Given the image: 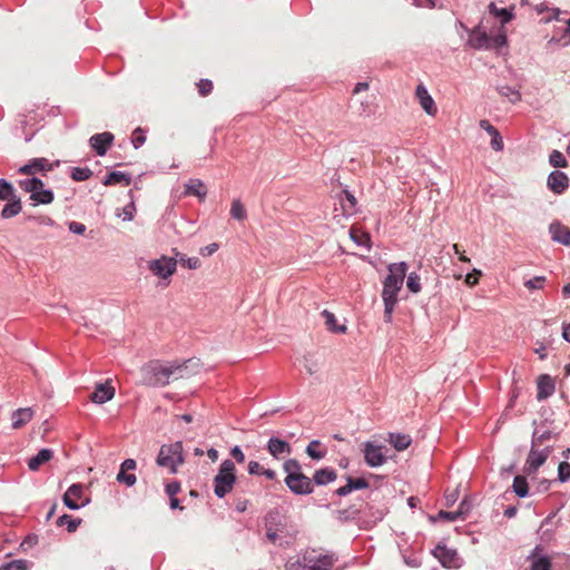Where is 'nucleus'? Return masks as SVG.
I'll return each instance as SVG.
<instances>
[{"label": "nucleus", "instance_id": "f257e3e1", "mask_svg": "<svg viewBox=\"0 0 570 570\" xmlns=\"http://www.w3.org/2000/svg\"><path fill=\"white\" fill-rule=\"evenodd\" d=\"M389 274L383 282L382 299L384 303V321L392 322V314L397 304V295L402 289L407 264L404 262L392 263L387 266Z\"/></svg>", "mask_w": 570, "mask_h": 570}, {"label": "nucleus", "instance_id": "f03ea898", "mask_svg": "<svg viewBox=\"0 0 570 570\" xmlns=\"http://www.w3.org/2000/svg\"><path fill=\"white\" fill-rule=\"evenodd\" d=\"M187 361L183 364H164L159 361H151L147 363L142 368V382L148 386H164L167 385L170 380H178L185 376L187 370Z\"/></svg>", "mask_w": 570, "mask_h": 570}, {"label": "nucleus", "instance_id": "7ed1b4c3", "mask_svg": "<svg viewBox=\"0 0 570 570\" xmlns=\"http://www.w3.org/2000/svg\"><path fill=\"white\" fill-rule=\"evenodd\" d=\"M147 268L158 279V286L168 287L177 271V258L161 255L147 262Z\"/></svg>", "mask_w": 570, "mask_h": 570}, {"label": "nucleus", "instance_id": "20e7f679", "mask_svg": "<svg viewBox=\"0 0 570 570\" xmlns=\"http://www.w3.org/2000/svg\"><path fill=\"white\" fill-rule=\"evenodd\" d=\"M156 463L161 468L168 469L173 474L177 473L178 468L184 463L183 443L177 441L161 445Z\"/></svg>", "mask_w": 570, "mask_h": 570}, {"label": "nucleus", "instance_id": "39448f33", "mask_svg": "<svg viewBox=\"0 0 570 570\" xmlns=\"http://www.w3.org/2000/svg\"><path fill=\"white\" fill-rule=\"evenodd\" d=\"M236 468L232 460L222 462L217 474L214 476V493L218 498L228 494L236 483Z\"/></svg>", "mask_w": 570, "mask_h": 570}, {"label": "nucleus", "instance_id": "423d86ee", "mask_svg": "<svg viewBox=\"0 0 570 570\" xmlns=\"http://www.w3.org/2000/svg\"><path fill=\"white\" fill-rule=\"evenodd\" d=\"M18 185L24 193L30 195V200L33 205H48L55 199L52 190L45 188L43 181L37 177L20 179Z\"/></svg>", "mask_w": 570, "mask_h": 570}, {"label": "nucleus", "instance_id": "0eeeda50", "mask_svg": "<svg viewBox=\"0 0 570 570\" xmlns=\"http://www.w3.org/2000/svg\"><path fill=\"white\" fill-rule=\"evenodd\" d=\"M551 453V445H546L543 448L531 445L530 452L523 466L524 473L527 475L534 474L539 470V468L546 463Z\"/></svg>", "mask_w": 570, "mask_h": 570}, {"label": "nucleus", "instance_id": "6e6552de", "mask_svg": "<svg viewBox=\"0 0 570 570\" xmlns=\"http://www.w3.org/2000/svg\"><path fill=\"white\" fill-rule=\"evenodd\" d=\"M365 463L371 468L382 466L386 463V448L367 441L362 445Z\"/></svg>", "mask_w": 570, "mask_h": 570}, {"label": "nucleus", "instance_id": "1a4fd4ad", "mask_svg": "<svg viewBox=\"0 0 570 570\" xmlns=\"http://www.w3.org/2000/svg\"><path fill=\"white\" fill-rule=\"evenodd\" d=\"M62 501L67 508L78 510L87 505L90 502V499L85 494V487L82 484L75 483L65 492Z\"/></svg>", "mask_w": 570, "mask_h": 570}, {"label": "nucleus", "instance_id": "9d476101", "mask_svg": "<svg viewBox=\"0 0 570 570\" xmlns=\"http://www.w3.org/2000/svg\"><path fill=\"white\" fill-rule=\"evenodd\" d=\"M59 160L50 161L45 157L32 158L26 165L21 166L18 169V173L35 177L36 174L45 175L46 173L53 170L59 166Z\"/></svg>", "mask_w": 570, "mask_h": 570}, {"label": "nucleus", "instance_id": "9b49d317", "mask_svg": "<svg viewBox=\"0 0 570 570\" xmlns=\"http://www.w3.org/2000/svg\"><path fill=\"white\" fill-rule=\"evenodd\" d=\"M304 560L308 562L309 570H332L337 561L333 554L321 553L315 550L306 552Z\"/></svg>", "mask_w": 570, "mask_h": 570}, {"label": "nucleus", "instance_id": "f8f14e48", "mask_svg": "<svg viewBox=\"0 0 570 570\" xmlns=\"http://www.w3.org/2000/svg\"><path fill=\"white\" fill-rule=\"evenodd\" d=\"M529 562L528 570H551V558L544 553L543 547L537 544L527 558Z\"/></svg>", "mask_w": 570, "mask_h": 570}, {"label": "nucleus", "instance_id": "ddd939ff", "mask_svg": "<svg viewBox=\"0 0 570 570\" xmlns=\"http://www.w3.org/2000/svg\"><path fill=\"white\" fill-rule=\"evenodd\" d=\"M285 483L296 494H308L313 492L312 480L305 474L286 475Z\"/></svg>", "mask_w": 570, "mask_h": 570}, {"label": "nucleus", "instance_id": "4468645a", "mask_svg": "<svg viewBox=\"0 0 570 570\" xmlns=\"http://www.w3.org/2000/svg\"><path fill=\"white\" fill-rule=\"evenodd\" d=\"M433 556L446 568L460 567V558L455 550L449 549L445 546L438 544L433 550Z\"/></svg>", "mask_w": 570, "mask_h": 570}, {"label": "nucleus", "instance_id": "2eb2a0df", "mask_svg": "<svg viewBox=\"0 0 570 570\" xmlns=\"http://www.w3.org/2000/svg\"><path fill=\"white\" fill-rule=\"evenodd\" d=\"M415 96L420 102V106L422 109L429 115V116H435L438 112L436 105L434 102V99L429 94L428 89L424 85L420 83L416 87Z\"/></svg>", "mask_w": 570, "mask_h": 570}, {"label": "nucleus", "instance_id": "dca6fc26", "mask_svg": "<svg viewBox=\"0 0 570 570\" xmlns=\"http://www.w3.org/2000/svg\"><path fill=\"white\" fill-rule=\"evenodd\" d=\"M267 451L273 458L279 460L291 454L292 448L291 444L284 440L271 438L267 442Z\"/></svg>", "mask_w": 570, "mask_h": 570}, {"label": "nucleus", "instance_id": "f3484780", "mask_svg": "<svg viewBox=\"0 0 570 570\" xmlns=\"http://www.w3.org/2000/svg\"><path fill=\"white\" fill-rule=\"evenodd\" d=\"M547 184L554 194H562L569 186V179L564 173L556 170L549 175Z\"/></svg>", "mask_w": 570, "mask_h": 570}, {"label": "nucleus", "instance_id": "a211bd4d", "mask_svg": "<svg viewBox=\"0 0 570 570\" xmlns=\"http://www.w3.org/2000/svg\"><path fill=\"white\" fill-rule=\"evenodd\" d=\"M114 140V135L105 131L96 134L90 138V146L96 150L99 156H104Z\"/></svg>", "mask_w": 570, "mask_h": 570}, {"label": "nucleus", "instance_id": "6ab92c4d", "mask_svg": "<svg viewBox=\"0 0 570 570\" xmlns=\"http://www.w3.org/2000/svg\"><path fill=\"white\" fill-rule=\"evenodd\" d=\"M549 233L554 242L564 246L570 245V228L559 222H553L549 226Z\"/></svg>", "mask_w": 570, "mask_h": 570}, {"label": "nucleus", "instance_id": "aec40b11", "mask_svg": "<svg viewBox=\"0 0 570 570\" xmlns=\"http://www.w3.org/2000/svg\"><path fill=\"white\" fill-rule=\"evenodd\" d=\"M469 43L475 49H490L491 36L479 26L470 35Z\"/></svg>", "mask_w": 570, "mask_h": 570}, {"label": "nucleus", "instance_id": "412c9836", "mask_svg": "<svg viewBox=\"0 0 570 570\" xmlns=\"http://www.w3.org/2000/svg\"><path fill=\"white\" fill-rule=\"evenodd\" d=\"M115 395V389L108 383H100L96 386L95 392L91 394L90 400L94 403L102 404L110 401Z\"/></svg>", "mask_w": 570, "mask_h": 570}, {"label": "nucleus", "instance_id": "4be33fe9", "mask_svg": "<svg viewBox=\"0 0 570 570\" xmlns=\"http://www.w3.org/2000/svg\"><path fill=\"white\" fill-rule=\"evenodd\" d=\"M479 126H480V128L485 130L492 138L491 139L492 149H494L495 151L502 150L503 149V140H502V137H501L500 132L498 131V129L494 126H492L489 120H485V119L480 120Z\"/></svg>", "mask_w": 570, "mask_h": 570}, {"label": "nucleus", "instance_id": "5701e85b", "mask_svg": "<svg viewBox=\"0 0 570 570\" xmlns=\"http://www.w3.org/2000/svg\"><path fill=\"white\" fill-rule=\"evenodd\" d=\"M33 416L31 407H22L14 411L11 415L12 429L18 430L24 426Z\"/></svg>", "mask_w": 570, "mask_h": 570}, {"label": "nucleus", "instance_id": "b1692460", "mask_svg": "<svg viewBox=\"0 0 570 570\" xmlns=\"http://www.w3.org/2000/svg\"><path fill=\"white\" fill-rule=\"evenodd\" d=\"M554 392V383L552 379L544 374L539 376L538 379V399L544 400L549 396H551Z\"/></svg>", "mask_w": 570, "mask_h": 570}, {"label": "nucleus", "instance_id": "393cba45", "mask_svg": "<svg viewBox=\"0 0 570 570\" xmlns=\"http://www.w3.org/2000/svg\"><path fill=\"white\" fill-rule=\"evenodd\" d=\"M552 519L553 515L547 517L539 528L540 540L547 544L553 540L556 531V524L553 523Z\"/></svg>", "mask_w": 570, "mask_h": 570}, {"label": "nucleus", "instance_id": "a878e982", "mask_svg": "<svg viewBox=\"0 0 570 570\" xmlns=\"http://www.w3.org/2000/svg\"><path fill=\"white\" fill-rule=\"evenodd\" d=\"M387 442L396 450V451H404L406 450L411 443L412 439L409 434H401V433H389L387 435Z\"/></svg>", "mask_w": 570, "mask_h": 570}, {"label": "nucleus", "instance_id": "bb28decb", "mask_svg": "<svg viewBox=\"0 0 570 570\" xmlns=\"http://www.w3.org/2000/svg\"><path fill=\"white\" fill-rule=\"evenodd\" d=\"M185 191L187 195H194L200 200H204L207 194L205 184L199 179H189L185 185Z\"/></svg>", "mask_w": 570, "mask_h": 570}, {"label": "nucleus", "instance_id": "cd10ccee", "mask_svg": "<svg viewBox=\"0 0 570 570\" xmlns=\"http://www.w3.org/2000/svg\"><path fill=\"white\" fill-rule=\"evenodd\" d=\"M367 485H368L367 481L363 478H358V479L348 478L347 484L338 488L336 490V493L340 497H344V495H347L348 493H351L353 490L365 489V488H367Z\"/></svg>", "mask_w": 570, "mask_h": 570}, {"label": "nucleus", "instance_id": "c85d7f7f", "mask_svg": "<svg viewBox=\"0 0 570 570\" xmlns=\"http://www.w3.org/2000/svg\"><path fill=\"white\" fill-rule=\"evenodd\" d=\"M174 258H177V264L180 263L183 267L188 269H198L202 266V263L198 257H187L185 254L180 253L177 248L171 249Z\"/></svg>", "mask_w": 570, "mask_h": 570}, {"label": "nucleus", "instance_id": "c756f323", "mask_svg": "<svg viewBox=\"0 0 570 570\" xmlns=\"http://www.w3.org/2000/svg\"><path fill=\"white\" fill-rule=\"evenodd\" d=\"M53 453L49 449H42L38 452L37 455L32 456L28 461V466L31 471H37L39 468L48 462L52 458Z\"/></svg>", "mask_w": 570, "mask_h": 570}, {"label": "nucleus", "instance_id": "7c9ffc66", "mask_svg": "<svg viewBox=\"0 0 570 570\" xmlns=\"http://www.w3.org/2000/svg\"><path fill=\"white\" fill-rule=\"evenodd\" d=\"M352 109L358 118H370L375 112V106L370 101H356Z\"/></svg>", "mask_w": 570, "mask_h": 570}, {"label": "nucleus", "instance_id": "2f4dec72", "mask_svg": "<svg viewBox=\"0 0 570 570\" xmlns=\"http://www.w3.org/2000/svg\"><path fill=\"white\" fill-rule=\"evenodd\" d=\"M130 183L131 177L121 171H111L109 175L106 176V178L102 181L105 186H111L117 184L128 186Z\"/></svg>", "mask_w": 570, "mask_h": 570}, {"label": "nucleus", "instance_id": "473e14b6", "mask_svg": "<svg viewBox=\"0 0 570 570\" xmlns=\"http://www.w3.org/2000/svg\"><path fill=\"white\" fill-rule=\"evenodd\" d=\"M322 317L324 318V323L328 331L338 334L346 332L345 325H337L336 316L332 312L324 309L322 312Z\"/></svg>", "mask_w": 570, "mask_h": 570}, {"label": "nucleus", "instance_id": "72a5a7b5", "mask_svg": "<svg viewBox=\"0 0 570 570\" xmlns=\"http://www.w3.org/2000/svg\"><path fill=\"white\" fill-rule=\"evenodd\" d=\"M22 209L21 200L19 197L7 202V205L1 210V217L4 219L17 216Z\"/></svg>", "mask_w": 570, "mask_h": 570}, {"label": "nucleus", "instance_id": "f704fd0d", "mask_svg": "<svg viewBox=\"0 0 570 570\" xmlns=\"http://www.w3.org/2000/svg\"><path fill=\"white\" fill-rule=\"evenodd\" d=\"M336 479V472L333 469H321L314 474V481L318 485H325L333 482Z\"/></svg>", "mask_w": 570, "mask_h": 570}, {"label": "nucleus", "instance_id": "c9c22d12", "mask_svg": "<svg viewBox=\"0 0 570 570\" xmlns=\"http://www.w3.org/2000/svg\"><path fill=\"white\" fill-rule=\"evenodd\" d=\"M513 8L511 9H499L497 8L494 2L489 4V12L494 17L501 18V26L504 27L505 23L510 22L513 19Z\"/></svg>", "mask_w": 570, "mask_h": 570}, {"label": "nucleus", "instance_id": "e433bc0d", "mask_svg": "<svg viewBox=\"0 0 570 570\" xmlns=\"http://www.w3.org/2000/svg\"><path fill=\"white\" fill-rule=\"evenodd\" d=\"M350 236L358 246L370 248V235L357 227H352Z\"/></svg>", "mask_w": 570, "mask_h": 570}, {"label": "nucleus", "instance_id": "4c0bfd02", "mask_svg": "<svg viewBox=\"0 0 570 570\" xmlns=\"http://www.w3.org/2000/svg\"><path fill=\"white\" fill-rule=\"evenodd\" d=\"M17 197L13 186L6 179H0V200L9 202Z\"/></svg>", "mask_w": 570, "mask_h": 570}, {"label": "nucleus", "instance_id": "58836bf2", "mask_svg": "<svg viewBox=\"0 0 570 570\" xmlns=\"http://www.w3.org/2000/svg\"><path fill=\"white\" fill-rule=\"evenodd\" d=\"M230 216L239 222H243L247 218L246 208L239 199H234L232 202Z\"/></svg>", "mask_w": 570, "mask_h": 570}, {"label": "nucleus", "instance_id": "ea45409f", "mask_svg": "<svg viewBox=\"0 0 570 570\" xmlns=\"http://www.w3.org/2000/svg\"><path fill=\"white\" fill-rule=\"evenodd\" d=\"M512 488L514 493L520 498H524L529 493L528 482L523 475H517L514 478Z\"/></svg>", "mask_w": 570, "mask_h": 570}, {"label": "nucleus", "instance_id": "a19ab883", "mask_svg": "<svg viewBox=\"0 0 570 570\" xmlns=\"http://www.w3.org/2000/svg\"><path fill=\"white\" fill-rule=\"evenodd\" d=\"M303 366L307 371L308 374L313 375L318 372L320 370V363L318 360L312 355H305L303 358Z\"/></svg>", "mask_w": 570, "mask_h": 570}, {"label": "nucleus", "instance_id": "79ce46f5", "mask_svg": "<svg viewBox=\"0 0 570 570\" xmlns=\"http://www.w3.org/2000/svg\"><path fill=\"white\" fill-rule=\"evenodd\" d=\"M57 524L59 527H67V530L69 532H73L77 530L78 525L80 524V520H76L73 518H71L70 515L68 514H63L61 517L58 518L57 520Z\"/></svg>", "mask_w": 570, "mask_h": 570}, {"label": "nucleus", "instance_id": "37998d69", "mask_svg": "<svg viewBox=\"0 0 570 570\" xmlns=\"http://www.w3.org/2000/svg\"><path fill=\"white\" fill-rule=\"evenodd\" d=\"M283 469L287 475L303 474L299 462L295 459H288L284 462Z\"/></svg>", "mask_w": 570, "mask_h": 570}, {"label": "nucleus", "instance_id": "c03bdc74", "mask_svg": "<svg viewBox=\"0 0 570 570\" xmlns=\"http://www.w3.org/2000/svg\"><path fill=\"white\" fill-rule=\"evenodd\" d=\"M550 438H551V432L550 431L540 432V431L537 430V431L533 432L531 445L538 446V448H543V446H546L544 443L547 441H549Z\"/></svg>", "mask_w": 570, "mask_h": 570}, {"label": "nucleus", "instance_id": "a18cd8bd", "mask_svg": "<svg viewBox=\"0 0 570 570\" xmlns=\"http://www.w3.org/2000/svg\"><path fill=\"white\" fill-rule=\"evenodd\" d=\"M321 445L320 441H312L308 443L306 448V453L314 460H321L325 456V451H320L318 448Z\"/></svg>", "mask_w": 570, "mask_h": 570}, {"label": "nucleus", "instance_id": "49530a36", "mask_svg": "<svg viewBox=\"0 0 570 570\" xmlns=\"http://www.w3.org/2000/svg\"><path fill=\"white\" fill-rule=\"evenodd\" d=\"M406 287L411 293L421 292V278L416 273H411L406 278Z\"/></svg>", "mask_w": 570, "mask_h": 570}, {"label": "nucleus", "instance_id": "de8ad7c7", "mask_svg": "<svg viewBox=\"0 0 570 570\" xmlns=\"http://www.w3.org/2000/svg\"><path fill=\"white\" fill-rule=\"evenodd\" d=\"M439 519L453 522V521H456L458 519H462V512H456V511L448 512V511L441 510V511H439L436 517L431 518V520L433 522Z\"/></svg>", "mask_w": 570, "mask_h": 570}, {"label": "nucleus", "instance_id": "09e8293b", "mask_svg": "<svg viewBox=\"0 0 570 570\" xmlns=\"http://www.w3.org/2000/svg\"><path fill=\"white\" fill-rule=\"evenodd\" d=\"M29 562L27 560H13L1 566L0 570H28Z\"/></svg>", "mask_w": 570, "mask_h": 570}, {"label": "nucleus", "instance_id": "8fccbe9b", "mask_svg": "<svg viewBox=\"0 0 570 570\" xmlns=\"http://www.w3.org/2000/svg\"><path fill=\"white\" fill-rule=\"evenodd\" d=\"M549 45L558 43L562 47H567L570 45V27L567 24V28L563 30L560 37L553 36L549 42Z\"/></svg>", "mask_w": 570, "mask_h": 570}, {"label": "nucleus", "instance_id": "3c124183", "mask_svg": "<svg viewBox=\"0 0 570 570\" xmlns=\"http://www.w3.org/2000/svg\"><path fill=\"white\" fill-rule=\"evenodd\" d=\"M549 161L550 164L553 166V167H560V168H563L567 166V159L566 157L563 156L562 153L558 151V150H553L551 154H550V157H549Z\"/></svg>", "mask_w": 570, "mask_h": 570}, {"label": "nucleus", "instance_id": "603ef678", "mask_svg": "<svg viewBox=\"0 0 570 570\" xmlns=\"http://www.w3.org/2000/svg\"><path fill=\"white\" fill-rule=\"evenodd\" d=\"M507 43V35L504 27L501 26L498 35L491 36V48H500L503 47Z\"/></svg>", "mask_w": 570, "mask_h": 570}, {"label": "nucleus", "instance_id": "864d4df0", "mask_svg": "<svg viewBox=\"0 0 570 570\" xmlns=\"http://www.w3.org/2000/svg\"><path fill=\"white\" fill-rule=\"evenodd\" d=\"M92 175V171L88 168H73L71 171V178L76 181L87 180Z\"/></svg>", "mask_w": 570, "mask_h": 570}, {"label": "nucleus", "instance_id": "5fc2aeb1", "mask_svg": "<svg viewBox=\"0 0 570 570\" xmlns=\"http://www.w3.org/2000/svg\"><path fill=\"white\" fill-rule=\"evenodd\" d=\"M544 282V276H535L531 279L525 281L524 286L530 291L540 289L543 287Z\"/></svg>", "mask_w": 570, "mask_h": 570}, {"label": "nucleus", "instance_id": "6e6d98bb", "mask_svg": "<svg viewBox=\"0 0 570 570\" xmlns=\"http://www.w3.org/2000/svg\"><path fill=\"white\" fill-rule=\"evenodd\" d=\"M558 479L560 482H566L570 479V463L561 462L558 466Z\"/></svg>", "mask_w": 570, "mask_h": 570}, {"label": "nucleus", "instance_id": "4d7b16f0", "mask_svg": "<svg viewBox=\"0 0 570 570\" xmlns=\"http://www.w3.org/2000/svg\"><path fill=\"white\" fill-rule=\"evenodd\" d=\"M136 475L131 473L119 471L117 474V481L125 483L127 487H132L136 483Z\"/></svg>", "mask_w": 570, "mask_h": 570}, {"label": "nucleus", "instance_id": "13d9d810", "mask_svg": "<svg viewBox=\"0 0 570 570\" xmlns=\"http://www.w3.org/2000/svg\"><path fill=\"white\" fill-rule=\"evenodd\" d=\"M500 94L502 96H505L510 99L511 102H517L521 99V96L519 94V91L512 89L511 87H502L500 89Z\"/></svg>", "mask_w": 570, "mask_h": 570}, {"label": "nucleus", "instance_id": "bf43d9fd", "mask_svg": "<svg viewBox=\"0 0 570 570\" xmlns=\"http://www.w3.org/2000/svg\"><path fill=\"white\" fill-rule=\"evenodd\" d=\"M131 141H132V145L135 148H139L140 146H142L145 144L146 136H145L142 129L137 128L134 130Z\"/></svg>", "mask_w": 570, "mask_h": 570}, {"label": "nucleus", "instance_id": "052dcab7", "mask_svg": "<svg viewBox=\"0 0 570 570\" xmlns=\"http://www.w3.org/2000/svg\"><path fill=\"white\" fill-rule=\"evenodd\" d=\"M136 207L135 204L131 202L130 204L126 205L121 213L118 214V216H121L124 220H132L135 216Z\"/></svg>", "mask_w": 570, "mask_h": 570}, {"label": "nucleus", "instance_id": "680f3d73", "mask_svg": "<svg viewBox=\"0 0 570 570\" xmlns=\"http://www.w3.org/2000/svg\"><path fill=\"white\" fill-rule=\"evenodd\" d=\"M197 87L202 96H206L213 90V83L210 80H200L197 83Z\"/></svg>", "mask_w": 570, "mask_h": 570}, {"label": "nucleus", "instance_id": "e2e57ef3", "mask_svg": "<svg viewBox=\"0 0 570 570\" xmlns=\"http://www.w3.org/2000/svg\"><path fill=\"white\" fill-rule=\"evenodd\" d=\"M287 570H309L308 562H306L304 559L303 561L296 560L294 562H289Z\"/></svg>", "mask_w": 570, "mask_h": 570}, {"label": "nucleus", "instance_id": "0e129e2a", "mask_svg": "<svg viewBox=\"0 0 570 570\" xmlns=\"http://www.w3.org/2000/svg\"><path fill=\"white\" fill-rule=\"evenodd\" d=\"M263 469L264 466L256 461H250L248 463V473L252 475H262Z\"/></svg>", "mask_w": 570, "mask_h": 570}, {"label": "nucleus", "instance_id": "69168bd1", "mask_svg": "<svg viewBox=\"0 0 570 570\" xmlns=\"http://www.w3.org/2000/svg\"><path fill=\"white\" fill-rule=\"evenodd\" d=\"M218 247L219 246L217 243H212V244L200 248L199 253L203 256H212L213 254H215L218 250Z\"/></svg>", "mask_w": 570, "mask_h": 570}, {"label": "nucleus", "instance_id": "338daca9", "mask_svg": "<svg viewBox=\"0 0 570 570\" xmlns=\"http://www.w3.org/2000/svg\"><path fill=\"white\" fill-rule=\"evenodd\" d=\"M230 455L238 462L243 463L245 461V454L238 445H235L230 450Z\"/></svg>", "mask_w": 570, "mask_h": 570}, {"label": "nucleus", "instance_id": "774afa93", "mask_svg": "<svg viewBox=\"0 0 570 570\" xmlns=\"http://www.w3.org/2000/svg\"><path fill=\"white\" fill-rule=\"evenodd\" d=\"M180 491V484L178 482H171L166 485V492L169 497H175Z\"/></svg>", "mask_w": 570, "mask_h": 570}]
</instances>
